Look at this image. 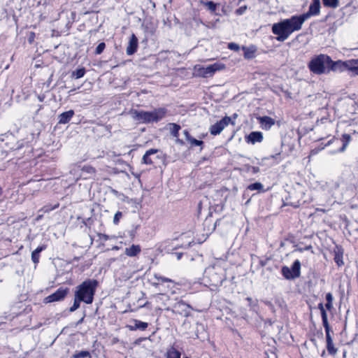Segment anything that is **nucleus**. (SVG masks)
Wrapping results in <instances>:
<instances>
[{
  "instance_id": "1",
  "label": "nucleus",
  "mask_w": 358,
  "mask_h": 358,
  "mask_svg": "<svg viewBox=\"0 0 358 358\" xmlns=\"http://www.w3.org/2000/svg\"><path fill=\"white\" fill-rule=\"evenodd\" d=\"M320 11V1L316 0L313 2L306 13L299 15H293L290 18L285 19L272 25V32L276 35L278 41H285L294 31H299L303 24L311 16L318 15Z\"/></svg>"
},
{
  "instance_id": "2",
  "label": "nucleus",
  "mask_w": 358,
  "mask_h": 358,
  "mask_svg": "<svg viewBox=\"0 0 358 358\" xmlns=\"http://www.w3.org/2000/svg\"><path fill=\"white\" fill-rule=\"evenodd\" d=\"M166 112V108H159L152 111L132 110L130 114L131 117L138 123L150 124L157 122L162 120L165 117Z\"/></svg>"
},
{
  "instance_id": "3",
  "label": "nucleus",
  "mask_w": 358,
  "mask_h": 358,
  "mask_svg": "<svg viewBox=\"0 0 358 358\" xmlns=\"http://www.w3.org/2000/svg\"><path fill=\"white\" fill-rule=\"evenodd\" d=\"M98 286V280L87 279L76 287L75 294L79 300H82L86 304H91Z\"/></svg>"
},
{
  "instance_id": "4",
  "label": "nucleus",
  "mask_w": 358,
  "mask_h": 358,
  "mask_svg": "<svg viewBox=\"0 0 358 358\" xmlns=\"http://www.w3.org/2000/svg\"><path fill=\"white\" fill-rule=\"evenodd\" d=\"M204 276L209 280L211 285L215 287L222 285L225 279L224 271L219 265L207 267L204 271Z\"/></svg>"
},
{
  "instance_id": "5",
  "label": "nucleus",
  "mask_w": 358,
  "mask_h": 358,
  "mask_svg": "<svg viewBox=\"0 0 358 358\" xmlns=\"http://www.w3.org/2000/svg\"><path fill=\"white\" fill-rule=\"evenodd\" d=\"M331 57L326 55H320L313 58L309 64L308 68L315 74L320 75L325 73V65L329 66Z\"/></svg>"
},
{
  "instance_id": "6",
  "label": "nucleus",
  "mask_w": 358,
  "mask_h": 358,
  "mask_svg": "<svg viewBox=\"0 0 358 358\" xmlns=\"http://www.w3.org/2000/svg\"><path fill=\"white\" fill-rule=\"evenodd\" d=\"M281 273L282 276L286 280H294L300 277L301 275V262L299 259H296L291 268L283 266L281 268Z\"/></svg>"
},
{
  "instance_id": "7",
  "label": "nucleus",
  "mask_w": 358,
  "mask_h": 358,
  "mask_svg": "<svg viewBox=\"0 0 358 358\" xmlns=\"http://www.w3.org/2000/svg\"><path fill=\"white\" fill-rule=\"evenodd\" d=\"M224 66L218 63L208 65L207 66H195L196 74L199 76L208 78L212 76L217 71L223 69Z\"/></svg>"
},
{
  "instance_id": "8",
  "label": "nucleus",
  "mask_w": 358,
  "mask_h": 358,
  "mask_svg": "<svg viewBox=\"0 0 358 358\" xmlns=\"http://www.w3.org/2000/svg\"><path fill=\"white\" fill-rule=\"evenodd\" d=\"M229 123L233 125L235 124V122L231 121L230 117L225 116L221 120L210 126L209 129L210 133L213 136L218 135Z\"/></svg>"
},
{
  "instance_id": "9",
  "label": "nucleus",
  "mask_w": 358,
  "mask_h": 358,
  "mask_svg": "<svg viewBox=\"0 0 358 358\" xmlns=\"http://www.w3.org/2000/svg\"><path fill=\"white\" fill-rule=\"evenodd\" d=\"M69 292L68 288L59 287L55 292L44 299L45 303L62 301Z\"/></svg>"
},
{
  "instance_id": "10",
  "label": "nucleus",
  "mask_w": 358,
  "mask_h": 358,
  "mask_svg": "<svg viewBox=\"0 0 358 358\" xmlns=\"http://www.w3.org/2000/svg\"><path fill=\"white\" fill-rule=\"evenodd\" d=\"M159 152L157 149H150L145 152L142 158V163L151 165L155 163V159H159V156L157 155Z\"/></svg>"
},
{
  "instance_id": "11",
  "label": "nucleus",
  "mask_w": 358,
  "mask_h": 358,
  "mask_svg": "<svg viewBox=\"0 0 358 358\" xmlns=\"http://www.w3.org/2000/svg\"><path fill=\"white\" fill-rule=\"evenodd\" d=\"M328 68H329V70L334 71V72H343L347 71V60L346 61H333L331 59V61L329 62V66Z\"/></svg>"
},
{
  "instance_id": "12",
  "label": "nucleus",
  "mask_w": 358,
  "mask_h": 358,
  "mask_svg": "<svg viewBox=\"0 0 358 358\" xmlns=\"http://www.w3.org/2000/svg\"><path fill=\"white\" fill-rule=\"evenodd\" d=\"M173 308L178 314L185 317H188L190 315V309H192L189 304H187L183 301L176 303L173 306Z\"/></svg>"
},
{
  "instance_id": "13",
  "label": "nucleus",
  "mask_w": 358,
  "mask_h": 358,
  "mask_svg": "<svg viewBox=\"0 0 358 358\" xmlns=\"http://www.w3.org/2000/svg\"><path fill=\"white\" fill-rule=\"evenodd\" d=\"M95 173H96V169L94 167H92V166H90V165L84 166L80 169V174L79 176V178H77L76 180H78L79 178H82L83 180L90 179V178H92V176H94Z\"/></svg>"
},
{
  "instance_id": "14",
  "label": "nucleus",
  "mask_w": 358,
  "mask_h": 358,
  "mask_svg": "<svg viewBox=\"0 0 358 358\" xmlns=\"http://www.w3.org/2000/svg\"><path fill=\"white\" fill-rule=\"evenodd\" d=\"M325 329L327 349L329 355H335L337 353V348H336L333 343V339L330 335V327H327Z\"/></svg>"
},
{
  "instance_id": "15",
  "label": "nucleus",
  "mask_w": 358,
  "mask_h": 358,
  "mask_svg": "<svg viewBox=\"0 0 358 358\" xmlns=\"http://www.w3.org/2000/svg\"><path fill=\"white\" fill-rule=\"evenodd\" d=\"M138 48V38L134 34H132L128 43V45L126 49V52L128 55H134Z\"/></svg>"
},
{
  "instance_id": "16",
  "label": "nucleus",
  "mask_w": 358,
  "mask_h": 358,
  "mask_svg": "<svg viewBox=\"0 0 358 358\" xmlns=\"http://www.w3.org/2000/svg\"><path fill=\"white\" fill-rule=\"evenodd\" d=\"M132 323H133V324H129V325L127 326V327L130 331H136V330L145 331L148 327V322H142V321L136 320V319L133 320Z\"/></svg>"
},
{
  "instance_id": "17",
  "label": "nucleus",
  "mask_w": 358,
  "mask_h": 358,
  "mask_svg": "<svg viewBox=\"0 0 358 358\" xmlns=\"http://www.w3.org/2000/svg\"><path fill=\"white\" fill-rule=\"evenodd\" d=\"M245 141L248 143L252 144L261 143L263 141V134L261 131H252L245 137Z\"/></svg>"
},
{
  "instance_id": "18",
  "label": "nucleus",
  "mask_w": 358,
  "mask_h": 358,
  "mask_svg": "<svg viewBox=\"0 0 358 358\" xmlns=\"http://www.w3.org/2000/svg\"><path fill=\"white\" fill-rule=\"evenodd\" d=\"M259 123L264 129L268 130L275 124V120L268 116L259 117Z\"/></svg>"
},
{
  "instance_id": "19",
  "label": "nucleus",
  "mask_w": 358,
  "mask_h": 358,
  "mask_svg": "<svg viewBox=\"0 0 358 358\" xmlns=\"http://www.w3.org/2000/svg\"><path fill=\"white\" fill-rule=\"evenodd\" d=\"M74 114L75 113L73 110H69L61 113L58 116V123L62 124H67L71 120Z\"/></svg>"
},
{
  "instance_id": "20",
  "label": "nucleus",
  "mask_w": 358,
  "mask_h": 358,
  "mask_svg": "<svg viewBox=\"0 0 358 358\" xmlns=\"http://www.w3.org/2000/svg\"><path fill=\"white\" fill-rule=\"evenodd\" d=\"M347 71L352 76H358V59L347 60Z\"/></svg>"
},
{
  "instance_id": "21",
  "label": "nucleus",
  "mask_w": 358,
  "mask_h": 358,
  "mask_svg": "<svg viewBox=\"0 0 358 358\" xmlns=\"http://www.w3.org/2000/svg\"><path fill=\"white\" fill-rule=\"evenodd\" d=\"M141 252V248L139 245H132L129 248H126L124 253L127 256L134 257L138 255Z\"/></svg>"
},
{
  "instance_id": "22",
  "label": "nucleus",
  "mask_w": 358,
  "mask_h": 358,
  "mask_svg": "<svg viewBox=\"0 0 358 358\" xmlns=\"http://www.w3.org/2000/svg\"><path fill=\"white\" fill-rule=\"evenodd\" d=\"M242 50L244 52V57L247 59H253L255 57L257 48L255 45H250L249 47L243 46Z\"/></svg>"
},
{
  "instance_id": "23",
  "label": "nucleus",
  "mask_w": 358,
  "mask_h": 358,
  "mask_svg": "<svg viewBox=\"0 0 358 358\" xmlns=\"http://www.w3.org/2000/svg\"><path fill=\"white\" fill-rule=\"evenodd\" d=\"M334 262L336 264L341 266H342L344 262L343 261V250L341 247L336 246V249L334 250Z\"/></svg>"
},
{
  "instance_id": "24",
  "label": "nucleus",
  "mask_w": 358,
  "mask_h": 358,
  "mask_svg": "<svg viewBox=\"0 0 358 358\" xmlns=\"http://www.w3.org/2000/svg\"><path fill=\"white\" fill-rule=\"evenodd\" d=\"M46 246L45 245L38 246L31 252V260L36 265L39 262L40 253L45 250Z\"/></svg>"
},
{
  "instance_id": "25",
  "label": "nucleus",
  "mask_w": 358,
  "mask_h": 358,
  "mask_svg": "<svg viewBox=\"0 0 358 358\" xmlns=\"http://www.w3.org/2000/svg\"><path fill=\"white\" fill-rule=\"evenodd\" d=\"M318 308L320 309V310L321 312L322 324H323L324 329H327V327H329V324L328 322L327 314V312H326V310L323 306V304L322 303L318 304Z\"/></svg>"
},
{
  "instance_id": "26",
  "label": "nucleus",
  "mask_w": 358,
  "mask_h": 358,
  "mask_svg": "<svg viewBox=\"0 0 358 358\" xmlns=\"http://www.w3.org/2000/svg\"><path fill=\"white\" fill-rule=\"evenodd\" d=\"M341 141H342L343 145H342L341 148H339L338 152H344L347 146L350 143V142L351 141V136H350V134H344L342 136V138H341Z\"/></svg>"
},
{
  "instance_id": "27",
  "label": "nucleus",
  "mask_w": 358,
  "mask_h": 358,
  "mask_svg": "<svg viewBox=\"0 0 358 358\" xmlns=\"http://www.w3.org/2000/svg\"><path fill=\"white\" fill-rule=\"evenodd\" d=\"M245 300L248 302V306L250 308V310L257 313L259 310L258 300H253L251 297H247Z\"/></svg>"
},
{
  "instance_id": "28",
  "label": "nucleus",
  "mask_w": 358,
  "mask_h": 358,
  "mask_svg": "<svg viewBox=\"0 0 358 358\" xmlns=\"http://www.w3.org/2000/svg\"><path fill=\"white\" fill-rule=\"evenodd\" d=\"M180 352L174 347H171L166 352V358H180Z\"/></svg>"
},
{
  "instance_id": "29",
  "label": "nucleus",
  "mask_w": 358,
  "mask_h": 358,
  "mask_svg": "<svg viewBox=\"0 0 358 358\" xmlns=\"http://www.w3.org/2000/svg\"><path fill=\"white\" fill-rule=\"evenodd\" d=\"M170 131L171 134L173 136L178 138L179 136V131L180 129V126L176 123H170Z\"/></svg>"
},
{
  "instance_id": "30",
  "label": "nucleus",
  "mask_w": 358,
  "mask_h": 358,
  "mask_svg": "<svg viewBox=\"0 0 358 358\" xmlns=\"http://www.w3.org/2000/svg\"><path fill=\"white\" fill-rule=\"evenodd\" d=\"M201 3L205 5L212 13H214L217 9V4L212 1H204L202 0L201 1Z\"/></svg>"
},
{
  "instance_id": "31",
  "label": "nucleus",
  "mask_w": 358,
  "mask_h": 358,
  "mask_svg": "<svg viewBox=\"0 0 358 358\" xmlns=\"http://www.w3.org/2000/svg\"><path fill=\"white\" fill-rule=\"evenodd\" d=\"M329 186L331 189V193L333 196H336L338 193V189L339 188V183L338 182L332 181L329 183Z\"/></svg>"
},
{
  "instance_id": "32",
  "label": "nucleus",
  "mask_w": 358,
  "mask_h": 358,
  "mask_svg": "<svg viewBox=\"0 0 358 358\" xmlns=\"http://www.w3.org/2000/svg\"><path fill=\"white\" fill-rule=\"evenodd\" d=\"M327 303L325 305L326 308L330 310L333 308V300L334 297L331 293L329 292L326 294Z\"/></svg>"
},
{
  "instance_id": "33",
  "label": "nucleus",
  "mask_w": 358,
  "mask_h": 358,
  "mask_svg": "<svg viewBox=\"0 0 358 358\" xmlns=\"http://www.w3.org/2000/svg\"><path fill=\"white\" fill-rule=\"evenodd\" d=\"M264 188L263 185L261 182H257L252 183L248 186V189L251 191L257 190L262 191Z\"/></svg>"
},
{
  "instance_id": "34",
  "label": "nucleus",
  "mask_w": 358,
  "mask_h": 358,
  "mask_svg": "<svg viewBox=\"0 0 358 358\" xmlns=\"http://www.w3.org/2000/svg\"><path fill=\"white\" fill-rule=\"evenodd\" d=\"M85 357L91 358V355L89 351H87V350L80 351V352L75 353L72 356V358H85Z\"/></svg>"
},
{
  "instance_id": "35",
  "label": "nucleus",
  "mask_w": 358,
  "mask_h": 358,
  "mask_svg": "<svg viewBox=\"0 0 358 358\" xmlns=\"http://www.w3.org/2000/svg\"><path fill=\"white\" fill-rule=\"evenodd\" d=\"M85 68H80L78 69H76V71L72 72V76L74 77L76 79H78L80 78H83L85 76Z\"/></svg>"
},
{
  "instance_id": "36",
  "label": "nucleus",
  "mask_w": 358,
  "mask_h": 358,
  "mask_svg": "<svg viewBox=\"0 0 358 358\" xmlns=\"http://www.w3.org/2000/svg\"><path fill=\"white\" fill-rule=\"evenodd\" d=\"M339 0H322L324 6L330 8H336Z\"/></svg>"
},
{
  "instance_id": "37",
  "label": "nucleus",
  "mask_w": 358,
  "mask_h": 358,
  "mask_svg": "<svg viewBox=\"0 0 358 358\" xmlns=\"http://www.w3.org/2000/svg\"><path fill=\"white\" fill-rule=\"evenodd\" d=\"M80 302H83L82 300H79L76 295L74 294V300L73 306L69 308L70 312H74L76 310L80 305Z\"/></svg>"
},
{
  "instance_id": "38",
  "label": "nucleus",
  "mask_w": 358,
  "mask_h": 358,
  "mask_svg": "<svg viewBox=\"0 0 358 358\" xmlns=\"http://www.w3.org/2000/svg\"><path fill=\"white\" fill-rule=\"evenodd\" d=\"M58 206H59V203H56L54 206H52L50 204L45 205L43 208H41L40 211L43 212L44 213H47L50 212L51 210L56 209L57 208H58Z\"/></svg>"
},
{
  "instance_id": "39",
  "label": "nucleus",
  "mask_w": 358,
  "mask_h": 358,
  "mask_svg": "<svg viewBox=\"0 0 358 358\" xmlns=\"http://www.w3.org/2000/svg\"><path fill=\"white\" fill-rule=\"evenodd\" d=\"M154 278L156 280H157L158 281H161L162 282H173L171 279L166 278V277H164V276H162L159 274H157V273L154 275Z\"/></svg>"
},
{
  "instance_id": "40",
  "label": "nucleus",
  "mask_w": 358,
  "mask_h": 358,
  "mask_svg": "<svg viewBox=\"0 0 358 358\" xmlns=\"http://www.w3.org/2000/svg\"><path fill=\"white\" fill-rule=\"evenodd\" d=\"M106 48V44L104 42H101L100 43L97 47L96 48V50H95V54L96 55H100L103 52V51Z\"/></svg>"
},
{
  "instance_id": "41",
  "label": "nucleus",
  "mask_w": 358,
  "mask_h": 358,
  "mask_svg": "<svg viewBox=\"0 0 358 358\" xmlns=\"http://www.w3.org/2000/svg\"><path fill=\"white\" fill-rule=\"evenodd\" d=\"M188 142L193 146H201L203 145V141L197 140L193 137Z\"/></svg>"
},
{
  "instance_id": "42",
  "label": "nucleus",
  "mask_w": 358,
  "mask_h": 358,
  "mask_svg": "<svg viewBox=\"0 0 358 358\" xmlns=\"http://www.w3.org/2000/svg\"><path fill=\"white\" fill-rule=\"evenodd\" d=\"M122 213L120 211H117L114 215L113 224H117L120 222V220L122 218Z\"/></svg>"
},
{
  "instance_id": "43",
  "label": "nucleus",
  "mask_w": 358,
  "mask_h": 358,
  "mask_svg": "<svg viewBox=\"0 0 358 358\" xmlns=\"http://www.w3.org/2000/svg\"><path fill=\"white\" fill-rule=\"evenodd\" d=\"M228 48L230 49L231 50L238 51L240 47L238 44L235 43H229L228 44Z\"/></svg>"
},
{
  "instance_id": "44",
  "label": "nucleus",
  "mask_w": 358,
  "mask_h": 358,
  "mask_svg": "<svg viewBox=\"0 0 358 358\" xmlns=\"http://www.w3.org/2000/svg\"><path fill=\"white\" fill-rule=\"evenodd\" d=\"M248 172H250L253 174H255V173H257L259 172V168L257 167V166H249L248 167Z\"/></svg>"
},
{
  "instance_id": "45",
  "label": "nucleus",
  "mask_w": 358,
  "mask_h": 358,
  "mask_svg": "<svg viewBox=\"0 0 358 358\" xmlns=\"http://www.w3.org/2000/svg\"><path fill=\"white\" fill-rule=\"evenodd\" d=\"M247 10V6H241L240 8H238V9H236V13L238 15H243V13H245V12Z\"/></svg>"
},
{
  "instance_id": "46",
  "label": "nucleus",
  "mask_w": 358,
  "mask_h": 358,
  "mask_svg": "<svg viewBox=\"0 0 358 358\" xmlns=\"http://www.w3.org/2000/svg\"><path fill=\"white\" fill-rule=\"evenodd\" d=\"M183 134H184L185 138L187 141H189L192 138V136L189 134V133L187 130H184Z\"/></svg>"
},
{
  "instance_id": "47",
  "label": "nucleus",
  "mask_w": 358,
  "mask_h": 358,
  "mask_svg": "<svg viewBox=\"0 0 358 358\" xmlns=\"http://www.w3.org/2000/svg\"><path fill=\"white\" fill-rule=\"evenodd\" d=\"M312 248L311 245L306 246L305 248L299 249L301 252H303V250H308Z\"/></svg>"
},
{
  "instance_id": "48",
  "label": "nucleus",
  "mask_w": 358,
  "mask_h": 358,
  "mask_svg": "<svg viewBox=\"0 0 358 358\" xmlns=\"http://www.w3.org/2000/svg\"><path fill=\"white\" fill-rule=\"evenodd\" d=\"M101 238L104 241H107L108 239V235H106V234H102L101 235Z\"/></svg>"
},
{
  "instance_id": "49",
  "label": "nucleus",
  "mask_w": 358,
  "mask_h": 358,
  "mask_svg": "<svg viewBox=\"0 0 358 358\" xmlns=\"http://www.w3.org/2000/svg\"><path fill=\"white\" fill-rule=\"evenodd\" d=\"M176 256H177V259L179 260L182 257V253H181V252L176 253Z\"/></svg>"
},
{
  "instance_id": "50",
  "label": "nucleus",
  "mask_w": 358,
  "mask_h": 358,
  "mask_svg": "<svg viewBox=\"0 0 358 358\" xmlns=\"http://www.w3.org/2000/svg\"><path fill=\"white\" fill-rule=\"evenodd\" d=\"M84 320V317H83L80 320H79L77 322L78 324H81Z\"/></svg>"
},
{
  "instance_id": "51",
  "label": "nucleus",
  "mask_w": 358,
  "mask_h": 358,
  "mask_svg": "<svg viewBox=\"0 0 358 358\" xmlns=\"http://www.w3.org/2000/svg\"><path fill=\"white\" fill-rule=\"evenodd\" d=\"M265 303H266V305L269 306L273 307V305H272V304H271V302H269V301H266V302H265Z\"/></svg>"
},
{
  "instance_id": "52",
  "label": "nucleus",
  "mask_w": 358,
  "mask_h": 358,
  "mask_svg": "<svg viewBox=\"0 0 358 358\" xmlns=\"http://www.w3.org/2000/svg\"><path fill=\"white\" fill-rule=\"evenodd\" d=\"M238 115L236 113H234L232 116V117H231V119L233 118L234 120H235L236 117H237Z\"/></svg>"
},
{
  "instance_id": "53",
  "label": "nucleus",
  "mask_w": 358,
  "mask_h": 358,
  "mask_svg": "<svg viewBox=\"0 0 358 358\" xmlns=\"http://www.w3.org/2000/svg\"><path fill=\"white\" fill-rule=\"evenodd\" d=\"M38 99H39L40 101H43V97L38 96Z\"/></svg>"
},
{
  "instance_id": "54",
  "label": "nucleus",
  "mask_w": 358,
  "mask_h": 358,
  "mask_svg": "<svg viewBox=\"0 0 358 358\" xmlns=\"http://www.w3.org/2000/svg\"><path fill=\"white\" fill-rule=\"evenodd\" d=\"M178 143H180V144H182V143H183L182 141V140H180V139H178Z\"/></svg>"
},
{
  "instance_id": "55",
  "label": "nucleus",
  "mask_w": 358,
  "mask_h": 358,
  "mask_svg": "<svg viewBox=\"0 0 358 358\" xmlns=\"http://www.w3.org/2000/svg\"><path fill=\"white\" fill-rule=\"evenodd\" d=\"M324 355H325V350H323V351H322V354H321V356H322V357H323V356H324Z\"/></svg>"
},
{
  "instance_id": "56",
  "label": "nucleus",
  "mask_w": 358,
  "mask_h": 358,
  "mask_svg": "<svg viewBox=\"0 0 358 358\" xmlns=\"http://www.w3.org/2000/svg\"><path fill=\"white\" fill-rule=\"evenodd\" d=\"M1 193H2V189H1V188L0 187V195L1 194Z\"/></svg>"
},
{
  "instance_id": "57",
  "label": "nucleus",
  "mask_w": 358,
  "mask_h": 358,
  "mask_svg": "<svg viewBox=\"0 0 358 358\" xmlns=\"http://www.w3.org/2000/svg\"><path fill=\"white\" fill-rule=\"evenodd\" d=\"M113 249H114V250H117V249H118V248H117V247H114V248H113Z\"/></svg>"
},
{
  "instance_id": "58",
  "label": "nucleus",
  "mask_w": 358,
  "mask_h": 358,
  "mask_svg": "<svg viewBox=\"0 0 358 358\" xmlns=\"http://www.w3.org/2000/svg\"><path fill=\"white\" fill-rule=\"evenodd\" d=\"M184 358H189V357H184Z\"/></svg>"
}]
</instances>
